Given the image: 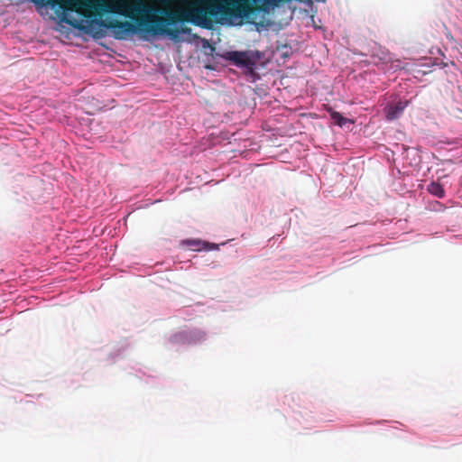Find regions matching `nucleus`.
I'll return each instance as SVG.
<instances>
[{
  "label": "nucleus",
  "mask_w": 462,
  "mask_h": 462,
  "mask_svg": "<svg viewBox=\"0 0 462 462\" xmlns=\"http://www.w3.org/2000/svg\"><path fill=\"white\" fill-rule=\"evenodd\" d=\"M300 116H306V114L305 113H301Z\"/></svg>",
  "instance_id": "nucleus-10"
},
{
  "label": "nucleus",
  "mask_w": 462,
  "mask_h": 462,
  "mask_svg": "<svg viewBox=\"0 0 462 462\" xmlns=\"http://www.w3.org/2000/svg\"><path fill=\"white\" fill-rule=\"evenodd\" d=\"M331 116H340L338 113H333Z\"/></svg>",
  "instance_id": "nucleus-8"
},
{
  "label": "nucleus",
  "mask_w": 462,
  "mask_h": 462,
  "mask_svg": "<svg viewBox=\"0 0 462 462\" xmlns=\"http://www.w3.org/2000/svg\"><path fill=\"white\" fill-rule=\"evenodd\" d=\"M263 0H206L203 5L199 2L190 5L188 9L171 10L169 8H152L144 14L145 25L144 32L158 35L165 34L171 39H176L180 32H189L188 27L180 29L170 28L177 23L189 22L197 25L208 28L211 23L210 17L217 15L245 18L252 14L257 5Z\"/></svg>",
  "instance_id": "nucleus-1"
},
{
  "label": "nucleus",
  "mask_w": 462,
  "mask_h": 462,
  "mask_svg": "<svg viewBox=\"0 0 462 462\" xmlns=\"http://www.w3.org/2000/svg\"><path fill=\"white\" fill-rule=\"evenodd\" d=\"M408 105V100L393 101L386 106V116H398L403 112Z\"/></svg>",
  "instance_id": "nucleus-3"
},
{
  "label": "nucleus",
  "mask_w": 462,
  "mask_h": 462,
  "mask_svg": "<svg viewBox=\"0 0 462 462\" xmlns=\"http://www.w3.org/2000/svg\"><path fill=\"white\" fill-rule=\"evenodd\" d=\"M226 59L232 61L236 66L244 67L251 70L254 67V60L246 51H228L226 52Z\"/></svg>",
  "instance_id": "nucleus-2"
},
{
  "label": "nucleus",
  "mask_w": 462,
  "mask_h": 462,
  "mask_svg": "<svg viewBox=\"0 0 462 462\" xmlns=\"http://www.w3.org/2000/svg\"><path fill=\"white\" fill-rule=\"evenodd\" d=\"M428 191L438 198H443L445 196V191L442 185L438 182H431L428 186Z\"/></svg>",
  "instance_id": "nucleus-5"
},
{
  "label": "nucleus",
  "mask_w": 462,
  "mask_h": 462,
  "mask_svg": "<svg viewBox=\"0 0 462 462\" xmlns=\"http://www.w3.org/2000/svg\"><path fill=\"white\" fill-rule=\"evenodd\" d=\"M161 1H162V2H163V3H167V2H169L170 0H161Z\"/></svg>",
  "instance_id": "nucleus-9"
},
{
  "label": "nucleus",
  "mask_w": 462,
  "mask_h": 462,
  "mask_svg": "<svg viewBox=\"0 0 462 462\" xmlns=\"http://www.w3.org/2000/svg\"><path fill=\"white\" fill-rule=\"evenodd\" d=\"M62 20L70 24L71 26H73L74 28H78V29H82V23L77 19H72V20H69V19H67L66 16H64L62 18Z\"/></svg>",
  "instance_id": "nucleus-6"
},
{
  "label": "nucleus",
  "mask_w": 462,
  "mask_h": 462,
  "mask_svg": "<svg viewBox=\"0 0 462 462\" xmlns=\"http://www.w3.org/2000/svg\"><path fill=\"white\" fill-rule=\"evenodd\" d=\"M354 123L355 121L349 117H331L330 125H338L341 128L349 129Z\"/></svg>",
  "instance_id": "nucleus-4"
},
{
  "label": "nucleus",
  "mask_w": 462,
  "mask_h": 462,
  "mask_svg": "<svg viewBox=\"0 0 462 462\" xmlns=\"http://www.w3.org/2000/svg\"><path fill=\"white\" fill-rule=\"evenodd\" d=\"M186 244L192 247H198L201 244V242L199 240H187ZM194 249L197 250V248Z\"/></svg>",
  "instance_id": "nucleus-7"
}]
</instances>
